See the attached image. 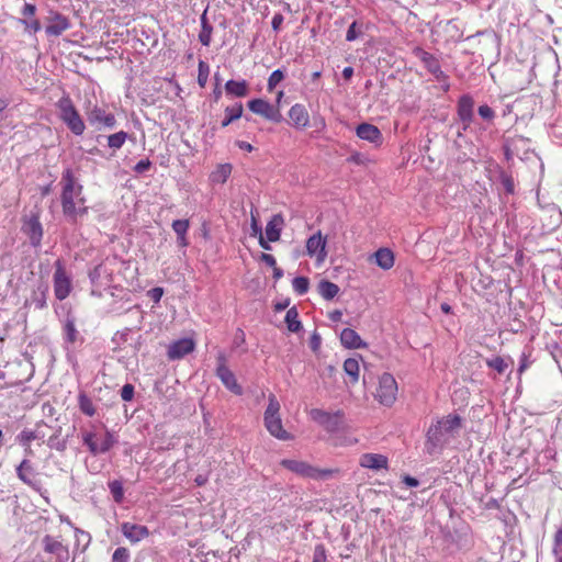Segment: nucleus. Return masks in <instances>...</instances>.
<instances>
[{
	"instance_id": "bf43d9fd",
	"label": "nucleus",
	"mask_w": 562,
	"mask_h": 562,
	"mask_svg": "<svg viewBox=\"0 0 562 562\" xmlns=\"http://www.w3.org/2000/svg\"><path fill=\"white\" fill-rule=\"evenodd\" d=\"M283 20H284L283 15L280 13H277L273 15L272 21H271V26H272L273 31H276V32L280 31Z\"/></svg>"
},
{
	"instance_id": "6ab92c4d",
	"label": "nucleus",
	"mask_w": 562,
	"mask_h": 562,
	"mask_svg": "<svg viewBox=\"0 0 562 562\" xmlns=\"http://www.w3.org/2000/svg\"><path fill=\"white\" fill-rule=\"evenodd\" d=\"M474 101L469 94H463L458 101V116L464 124V130L471 124L473 120Z\"/></svg>"
},
{
	"instance_id": "4be33fe9",
	"label": "nucleus",
	"mask_w": 562,
	"mask_h": 562,
	"mask_svg": "<svg viewBox=\"0 0 562 562\" xmlns=\"http://www.w3.org/2000/svg\"><path fill=\"white\" fill-rule=\"evenodd\" d=\"M340 341L342 346L349 349H359L367 347L358 333L351 328H344L340 333Z\"/></svg>"
},
{
	"instance_id": "338daca9",
	"label": "nucleus",
	"mask_w": 562,
	"mask_h": 562,
	"mask_svg": "<svg viewBox=\"0 0 562 562\" xmlns=\"http://www.w3.org/2000/svg\"><path fill=\"white\" fill-rule=\"evenodd\" d=\"M321 346V337L314 333L311 337V348L316 351Z\"/></svg>"
},
{
	"instance_id": "58836bf2",
	"label": "nucleus",
	"mask_w": 562,
	"mask_h": 562,
	"mask_svg": "<svg viewBox=\"0 0 562 562\" xmlns=\"http://www.w3.org/2000/svg\"><path fill=\"white\" fill-rule=\"evenodd\" d=\"M210 75V66L204 60H199L198 65V83L204 88Z\"/></svg>"
},
{
	"instance_id": "0e129e2a",
	"label": "nucleus",
	"mask_w": 562,
	"mask_h": 562,
	"mask_svg": "<svg viewBox=\"0 0 562 562\" xmlns=\"http://www.w3.org/2000/svg\"><path fill=\"white\" fill-rule=\"evenodd\" d=\"M100 270H101V266L99 265V266L94 267V268L89 272V278H90V280H91V282H92V283H95V282H97V280L100 278V276H101Z\"/></svg>"
},
{
	"instance_id": "09e8293b",
	"label": "nucleus",
	"mask_w": 562,
	"mask_h": 562,
	"mask_svg": "<svg viewBox=\"0 0 562 562\" xmlns=\"http://www.w3.org/2000/svg\"><path fill=\"white\" fill-rule=\"evenodd\" d=\"M212 32H213L212 26H203L201 29L200 34H199V41L201 42L202 45L209 46L211 44Z\"/></svg>"
},
{
	"instance_id": "c756f323",
	"label": "nucleus",
	"mask_w": 562,
	"mask_h": 562,
	"mask_svg": "<svg viewBox=\"0 0 562 562\" xmlns=\"http://www.w3.org/2000/svg\"><path fill=\"white\" fill-rule=\"evenodd\" d=\"M243 104L240 102L238 103H235L234 105L232 106H227L225 109V117L224 120L222 121L221 123V126L222 127H226L228 126L231 123H233L234 121L238 120L239 117H241L243 115Z\"/></svg>"
},
{
	"instance_id": "e2e57ef3",
	"label": "nucleus",
	"mask_w": 562,
	"mask_h": 562,
	"mask_svg": "<svg viewBox=\"0 0 562 562\" xmlns=\"http://www.w3.org/2000/svg\"><path fill=\"white\" fill-rule=\"evenodd\" d=\"M36 12V7L32 3H25L22 9V14L24 16H33Z\"/></svg>"
},
{
	"instance_id": "393cba45",
	"label": "nucleus",
	"mask_w": 562,
	"mask_h": 562,
	"mask_svg": "<svg viewBox=\"0 0 562 562\" xmlns=\"http://www.w3.org/2000/svg\"><path fill=\"white\" fill-rule=\"evenodd\" d=\"M374 262L383 270H389L394 266V254L389 248H380L373 254Z\"/></svg>"
},
{
	"instance_id": "c85d7f7f",
	"label": "nucleus",
	"mask_w": 562,
	"mask_h": 562,
	"mask_svg": "<svg viewBox=\"0 0 562 562\" xmlns=\"http://www.w3.org/2000/svg\"><path fill=\"white\" fill-rule=\"evenodd\" d=\"M231 164H222L211 173L210 179L213 183H225L232 173Z\"/></svg>"
},
{
	"instance_id": "ddd939ff",
	"label": "nucleus",
	"mask_w": 562,
	"mask_h": 562,
	"mask_svg": "<svg viewBox=\"0 0 562 562\" xmlns=\"http://www.w3.org/2000/svg\"><path fill=\"white\" fill-rule=\"evenodd\" d=\"M414 54L424 64V66L427 68V70L431 75L435 76V78L439 82H446L447 81V76L441 70L439 60L432 54H430V53H428V52H426V50H424L422 48H416L414 50Z\"/></svg>"
},
{
	"instance_id": "f8f14e48",
	"label": "nucleus",
	"mask_w": 562,
	"mask_h": 562,
	"mask_svg": "<svg viewBox=\"0 0 562 562\" xmlns=\"http://www.w3.org/2000/svg\"><path fill=\"white\" fill-rule=\"evenodd\" d=\"M248 108L255 114H258L272 122H280L282 119L279 109L263 99L250 100L248 102Z\"/></svg>"
},
{
	"instance_id": "a211bd4d",
	"label": "nucleus",
	"mask_w": 562,
	"mask_h": 562,
	"mask_svg": "<svg viewBox=\"0 0 562 562\" xmlns=\"http://www.w3.org/2000/svg\"><path fill=\"white\" fill-rule=\"evenodd\" d=\"M356 134L360 139L368 140L374 145H380L383 139L381 131L370 123L359 124L356 128Z\"/></svg>"
},
{
	"instance_id": "b1692460",
	"label": "nucleus",
	"mask_w": 562,
	"mask_h": 562,
	"mask_svg": "<svg viewBox=\"0 0 562 562\" xmlns=\"http://www.w3.org/2000/svg\"><path fill=\"white\" fill-rule=\"evenodd\" d=\"M44 437H45V434L40 429V426H37V428L34 430H29V429L22 430L18 435L16 440L21 446H23L26 449V451L29 453H31V448H30L31 441L44 439Z\"/></svg>"
},
{
	"instance_id": "de8ad7c7",
	"label": "nucleus",
	"mask_w": 562,
	"mask_h": 562,
	"mask_svg": "<svg viewBox=\"0 0 562 562\" xmlns=\"http://www.w3.org/2000/svg\"><path fill=\"white\" fill-rule=\"evenodd\" d=\"M171 226L173 232L178 236L187 235L190 224L188 220H175Z\"/></svg>"
},
{
	"instance_id": "052dcab7",
	"label": "nucleus",
	"mask_w": 562,
	"mask_h": 562,
	"mask_svg": "<svg viewBox=\"0 0 562 562\" xmlns=\"http://www.w3.org/2000/svg\"><path fill=\"white\" fill-rule=\"evenodd\" d=\"M502 184L504 186V189L506 190L507 193H514V181L510 177L504 176L502 178Z\"/></svg>"
},
{
	"instance_id": "4d7b16f0",
	"label": "nucleus",
	"mask_w": 562,
	"mask_h": 562,
	"mask_svg": "<svg viewBox=\"0 0 562 562\" xmlns=\"http://www.w3.org/2000/svg\"><path fill=\"white\" fill-rule=\"evenodd\" d=\"M250 227H251V235L252 236H259L260 234H262V228L259 225L258 220H257V217H256L254 212H251V225H250Z\"/></svg>"
},
{
	"instance_id": "39448f33",
	"label": "nucleus",
	"mask_w": 562,
	"mask_h": 562,
	"mask_svg": "<svg viewBox=\"0 0 562 562\" xmlns=\"http://www.w3.org/2000/svg\"><path fill=\"white\" fill-rule=\"evenodd\" d=\"M265 427L269 434L279 440H290L292 436L284 430L281 416L280 403L273 394L269 396V403L263 414Z\"/></svg>"
},
{
	"instance_id": "a19ab883",
	"label": "nucleus",
	"mask_w": 562,
	"mask_h": 562,
	"mask_svg": "<svg viewBox=\"0 0 562 562\" xmlns=\"http://www.w3.org/2000/svg\"><path fill=\"white\" fill-rule=\"evenodd\" d=\"M292 286L297 294L303 295L308 291L310 281L305 277H296L292 281Z\"/></svg>"
},
{
	"instance_id": "8fccbe9b",
	"label": "nucleus",
	"mask_w": 562,
	"mask_h": 562,
	"mask_svg": "<svg viewBox=\"0 0 562 562\" xmlns=\"http://www.w3.org/2000/svg\"><path fill=\"white\" fill-rule=\"evenodd\" d=\"M327 554L325 546L319 543L315 546L314 553H313V562H326Z\"/></svg>"
},
{
	"instance_id": "7ed1b4c3",
	"label": "nucleus",
	"mask_w": 562,
	"mask_h": 562,
	"mask_svg": "<svg viewBox=\"0 0 562 562\" xmlns=\"http://www.w3.org/2000/svg\"><path fill=\"white\" fill-rule=\"evenodd\" d=\"M280 464L302 477L317 481H327L339 472L337 469H318L301 460L283 459Z\"/></svg>"
},
{
	"instance_id": "20e7f679",
	"label": "nucleus",
	"mask_w": 562,
	"mask_h": 562,
	"mask_svg": "<svg viewBox=\"0 0 562 562\" xmlns=\"http://www.w3.org/2000/svg\"><path fill=\"white\" fill-rule=\"evenodd\" d=\"M58 109L59 119L67 125V127L77 136L83 134L86 125L72 100L68 94H64L56 103Z\"/></svg>"
},
{
	"instance_id": "c9c22d12",
	"label": "nucleus",
	"mask_w": 562,
	"mask_h": 562,
	"mask_svg": "<svg viewBox=\"0 0 562 562\" xmlns=\"http://www.w3.org/2000/svg\"><path fill=\"white\" fill-rule=\"evenodd\" d=\"M30 304L33 305L36 310H42L46 306V289L38 288L33 291Z\"/></svg>"
},
{
	"instance_id": "ea45409f",
	"label": "nucleus",
	"mask_w": 562,
	"mask_h": 562,
	"mask_svg": "<svg viewBox=\"0 0 562 562\" xmlns=\"http://www.w3.org/2000/svg\"><path fill=\"white\" fill-rule=\"evenodd\" d=\"M109 488L115 503H122L124 498V490L122 483L117 480L112 481L109 483Z\"/></svg>"
},
{
	"instance_id": "6e6d98bb",
	"label": "nucleus",
	"mask_w": 562,
	"mask_h": 562,
	"mask_svg": "<svg viewBox=\"0 0 562 562\" xmlns=\"http://www.w3.org/2000/svg\"><path fill=\"white\" fill-rule=\"evenodd\" d=\"M151 166V162L149 159H142L139 160L135 167H134V171L137 172V173H144L145 171H147Z\"/></svg>"
},
{
	"instance_id": "c03bdc74",
	"label": "nucleus",
	"mask_w": 562,
	"mask_h": 562,
	"mask_svg": "<svg viewBox=\"0 0 562 562\" xmlns=\"http://www.w3.org/2000/svg\"><path fill=\"white\" fill-rule=\"evenodd\" d=\"M79 406L82 413L88 416H93L95 413L92 402L85 394L79 395Z\"/></svg>"
},
{
	"instance_id": "5701e85b",
	"label": "nucleus",
	"mask_w": 562,
	"mask_h": 562,
	"mask_svg": "<svg viewBox=\"0 0 562 562\" xmlns=\"http://www.w3.org/2000/svg\"><path fill=\"white\" fill-rule=\"evenodd\" d=\"M283 224L284 221L281 214L273 215L272 218L267 223L266 237L269 241H277L280 239Z\"/></svg>"
},
{
	"instance_id": "37998d69",
	"label": "nucleus",
	"mask_w": 562,
	"mask_h": 562,
	"mask_svg": "<svg viewBox=\"0 0 562 562\" xmlns=\"http://www.w3.org/2000/svg\"><path fill=\"white\" fill-rule=\"evenodd\" d=\"M553 554L557 562H562V528L554 536Z\"/></svg>"
},
{
	"instance_id": "49530a36",
	"label": "nucleus",
	"mask_w": 562,
	"mask_h": 562,
	"mask_svg": "<svg viewBox=\"0 0 562 562\" xmlns=\"http://www.w3.org/2000/svg\"><path fill=\"white\" fill-rule=\"evenodd\" d=\"M284 79V72L281 69H276L271 72L268 79V90L272 91L276 86Z\"/></svg>"
},
{
	"instance_id": "7c9ffc66",
	"label": "nucleus",
	"mask_w": 562,
	"mask_h": 562,
	"mask_svg": "<svg viewBox=\"0 0 562 562\" xmlns=\"http://www.w3.org/2000/svg\"><path fill=\"white\" fill-rule=\"evenodd\" d=\"M318 292L325 300H331L338 294L339 286L334 282L322 280L318 283Z\"/></svg>"
},
{
	"instance_id": "864d4df0",
	"label": "nucleus",
	"mask_w": 562,
	"mask_h": 562,
	"mask_svg": "<svg viewBox=\"0 0 562 562\" xmlns=\"http://www.w3.org/2000/svg\"><path fill=\"white\" fill-rule=\"evenodd\" d=\"M360 33H361V32H360V30H358V24H357V22L355 21V22H352V23L350 24V26H349V27H348V30H347V33H346V40H347L348 42H352V41H355V40H357V38H358V36H359V34H360Z\"/></svg>"
},
{
	"instance_id": "680f3d73",
	"label": "nucleus",
	"mask_w": 562,
	"mask_h": 562,
	"mask_svg": "<svg viewBox=\"0 0 562 562\" xmlns=\"http://www.w3.org/2000/svg\"><path fill=\"white\" fill-rule=\"evenodd\" d=\"M260 259L262 262H265L266 265H268L271 268L277 266L276 258L270 254L262 252L260 256Z\"/></svg>"
},
{
	"instance_id": "79ce46f5",
	"label": "nucleus",
	"mask_w": 562,
	"mask_h": 562,
	"mask_svg": "<svg viewBox=\"0 0 562 562\" xmlns=\"http://www.w3.org/2000/svg\"><path fill=\"white\" fill-rule=\"evenodd\" d=\"M486 364L501 374L504 373L508 367L507 362L502 357H494L492 359H487Z\"/></svg>"
},
{
	"instance_id": "f03ea898",
	"label": "nucleus",
	"mask_w": 562,
	"mask_h": 562,
	"mask_svg": "<svg viewBox=\"0 0 562 562\" xmlns=\"http://www.w3.org/2000/svg\"><path fill=\"white\" fill-rule=\"evenodd\" d=\"M461 427L458 415H448L432 424L426 434L425 450L432 454L440 450L450 439L454 438Z\"/></svg>"
},
{
	"instance_id": "6e6552de",
	"label": "nucleus",
	"mask_w": 562,
	"mask_h": 562,
	"mask_svg": "<svg viewBox=\"0 0 562 562\" xmlns=\"http://www.w3.org/2000/svg\"><path fill=\"white\" fill-rule=\"evenodd\" d=\"M86 115L89 124L98 130H112L116 125L115 115L98 105L87 108Z\"/></svg>"
},
{
	"instance_id": "13d9d810",
	"label": "nucleus",
	"mask_w": 562,
	"mask_h": 562,
	"mask_svg": "<svg viewBox=\"0 0 562 562\" xmlns=\"http://www.w3.org/2000/svg\"><path fill=\"white\" fill-rule=\"evenodd\" d=\"M21 22L25 25L27 30H32L34 33L38 32L41 30V23L38 20H21Z\"/></svg>"
},
{
	"instance_id": "2eb2a0df",
	"label": "nucleus",
	"mask_w": 562,
	"mask_h": 562,
	"mask_svg": "<svg viewBox=\"0 0 562 562\" xmlns=\"http://www.w3.org/2000/svg\"><path fill=\"white\" fill-rule=\"evenodd\" d=\"M121 531L132 543H137L149 536V530L146 526L128 521L121 525Z\"/></svg>"
},
{
	"instance_id": "3c124183",
	"label": "nucleus",
	"mask_w": 562,
	"mask_h": 562,
	"mask_svg": "<svg viewBox=\"0 0 562 562\" xmlns=\"http://www.w3.org/2000/svg\"><path fill=\"white\" fill-rule=\"evenodd\" d=\"M477 112L479 115L486 121H492L495 117V112L487 104L480 105Z\"/></svg>"
},
{
	"instance_id": "f3484780",
	"label": "nucleus",
	"mask_w": 562,
	"mask_h": 562,
	"mask_svg": "<svg viewBox=\"0 0 562 562\" xmlns=\"http://www.w3.org/2000/svg\"><path fill=\"white\" fill-rule=\"evenodd\" d=\"M359 464L362 468L373 471L386 470L389 467V459L380 453H363L360 457Z\"/></svg>"
},
{
	"instance_id": "473e14b6",
	"label": "nucleus",
	"mask_w": 562,
	"mask_h": 562,
	"mask_svg": "<svg viewBox=\"0 0 562 562\" xmlns=\"http://www.w3.org/2000/svg\"><path fill=\"white\" fill-rule=\"evenodd\" d=\"M285 323L288 329L292 333H297L302 328V324L299 319V312L295 306L288 310L285 315Z\"/></svg>"
},
{
	"instance_id": "a878e982",
	"label": "nucleus",
	"mask_w": 562,
	"mask_h": 562,
	"mask_svg": "<svg viewBox=\"0 0 562 562\" xmlns=\"http://www.w3.org/2000/svg\"><path fill=\"white\" fill-rule=\"evenodd\" d=\"M64 340L67 344H75L79 338V331L76 328L75 317L68 313L63 325Z\"/></svg>"
},
{
	"instance_id": "a18cd8bd",
	"label": "nucleus",
	"mask_w": 562,
	"mask_h": 562,
	"mask_svg": "<svg viewBox=\"0 0 562 562\" xmlns=\"http://www.w3.org/2000/svg\"><path fill=\"white\" fill-rule=\"evenodd\" d=\"M130 558V551L124 547H120L113 552L111 562H128Z\"/></svg>"
},
{
	"instance_id": "e433bc0d",
	"label": "nucleus",
	"mask_w": 562,
	"mask_h": 562,
	"mask_svg": "<svg viewBox=\"0 0 562 562\" xmlns=\"http://www.w3.org/2000/svg\"><path fill=\"white\" fill-rule=\"evenodd\" d=\"M127 138V133L120 131L108 136V146L114 150L120 149Z\"/></svg>"
},
{
	"instance_id": "cd10ccee",
	"label": "nucleus",
	"mask_w": 562,
	"mask_h": 562,
	"mask_svg": "<svg viewBox=\"0 0 562 562\" xmlns=\"http://www.w3.org/2000/svg\"><path fill=\"white\" fill-rule=\"evenodd\" d=\"M26 233L33 246H38L43 236L42 225L37 218H31L25 226Z\"/></svg>"
},
{
	"instance_id": "2f4dec72",
	"label": "nucleus",
	"mask_w": 562,
	"mask_h": 562,
	"mask_svg": "<svg viewBox=\"0 0 562 562\" xmlns=\"http://www.w3.org/2000/svg\"><path fill=\"white\" fill-rule=\"evenodd\" d=\"M359 361L356 358H348L344 362V371L350 376L351 383H357L359 380Z\"/></svg>"
},
{
	"instance_id": "bb28decb",
	"label": "nucleus",
	"mask_w": 562,
	"mask_h": 562,
	"mask_svg": "<svg viewBox=\"0 0 562 562\" xmlns=\"http://www.w3.org/2000/svg\"><path fill=\"white\" fill-rule=\"evenodd\" d=\"M225 91L232 97L243 98L248 94V83L246 80H228L225 83Z\"/></svg>"
},
{
	"instance_id": "dca6fc26",
	"label": "nucleus",
	"mask_w": 562,
	"mask_h": 562,
	"mask_svg": "<svg viewBox=\"0 0 562 562\" xmlns=\"http://www.w3.org/2000/svg\"><path fill=\"white\" fill-rule=\"evenodd\" d=\"M194 349V341L190 338H182L173 341L167 351V356L170 360L181 359Z\"/></svg>"
},
{
	"instance_id": "603ef678",
	"label": "nucleus",
	"mask_w": 562,
	"mask_h": 562,
	"mask_svg": "<svg viewBox=\"0 0 562 562\" xmlns=\"http://www.w3.org/2000/svg\"><path fill=\"white\" fill-rule=\"evenodd\" d=\"M121 397L124 402H130L134 397V386L130 383L124 384L121 389Z\"/></svg>"
},
{
	"instance_id": "69168bd1",
	"label": "nucleus",
	"mask_w": 562,
	"mask_h": 562,
	"mask_svg": "<svg viewBox=\"0 0 562 562\" xmlns=\"http://www.w3.org/2000/svg\"><path fill=\"white\" fill-rule=\"evenodd\" d=\"M403 482H404L407 486H409V487H416V486H418V485H419L418 480H417V479H415V477H413V476H411V475H405V476L403 477Z\"/></svg>"
},
{
	"instance_id": "0eeeda50",
	"label": "nucleus",
	"mask_w": 562,
	"mask_h": 562,
	"mask_svg": "<svg viewBox=\"0 0 562 562\" xmlns=\"http://www.w3.org/2000/svg\"><path fill=\"white\" fill-rule=\"evenodd\" d=\"M397 383L391 373H383L379 379L375 398L384 406H391L396 401Z\"/></svg>"
},
{
	"instance_id": "5fc2aeb1",
	"label": "nucleus",
	"mask_w": 562,
	"mask_h": 562,
	"mask_svg": "<svg viewBox=\"0 0 562 562\" xmlns=\"http://www.w3.org/2000/svg\"><path fill=\"white\" fill-rule=\"evenodd\" d=\"M147 294L153 302L159 303L164 295V289L156 286V288H153L151 290H149Z\"/></svg>"
},
{
	"instance_id": "f704fd0d",
	"label": "nucleus",
	"mask_w": 562,
	"mask_h": 562,
	"mask_svg": "<svg viewBox=\"0 0 562 562\" xmlns=\"http://www.w3.org/2000/svg\"><path fill=\"white\" fill-rule=\"evenodd\" d=\"M44 549H45L46 552L56 554L58 557H60L61 553L66 552V550H65L64 546L61 544V542H59L57 540H54L49 536H46L44 538Z\"/></svg>"
},
{
	"instance_id": "1a4fd4ad",
	"label": "nucleus",
	"mask_w": 562,
	"mask_h": 562,
	"mask_svg": "<svg viewBox=\"0 0 562 562\" xmlns=\"http://www.w3.org/2000/svg\"><path fill=\"white\" fill-rule=\"evenodd\" d=\"M54 293L57 300H65L71 292V279L67 274L60 260L55 262V272L53 277Z\"/></svg>"
},
{
	"instance_id": "9b49d317",
	"label": "nucleus",
	"mask_w": 562,
	"mask_h": 562,
	"mask_svg": "<svg viewBox=\"0 0 562 562\" xmlns=\"http://www.w3.org/2000/svg\"><path fill=\"white\" fill-rule=\"evenodd\" d=\"M310 415L313 420L321 424L330 431L338 429L344 418V412L340 409L336 411L335 413H329L319 408H313Z\"/></svg>"
},
{
	"instance_id": "4468645a",
	"label": "nucleus",
	"mask_w": 562,
	"mask_h": 562,
	"mask_svg": "<svg viewBox=\"0 0 562 562\" xmlns=\"http://www.w3.org/2000/svg\"><path fill=\"white\" fill-rule=\"evenodd\" d=\"M306 252L310 257H316L317 262L322 263L327 257L326 238L321 232L312 235L306 241Z\"/></svg>"
},
{
	"instance_id": "774afa93",
	"label": "nucleus",
	"mask_w": 562,
	"mask_h": 562,
	"mask_svg": "<svg viewBox=\"0 0 562 562\" xmlns=\"http://www.w3.org/2000/svg\"><path fill=\"white\" fill-rule=\"evenodd\" d=\"M258 241H259V245L261 248H263L265 250H270L271 249V246H270V241L267 239V237L263 236V234H260L258 236Z\"/></svg>"
},
{
	"instance_id": "f257e3e1",
	"label": "nucleus",
	"mask_w": 562,
	"mask_h": 562,
	"mask_svg": "<svg viewBox=\"0 0 562 562\" xmlns=\"http://www.w3.org/2000/svg\"><path fill=\"white\" fill-rule=\"evenodd\" d=\"M60 186L63 214L69 223L77 224L89 211L86 205L87 199L83 194V187L70 169L63 172Z\"/></svg>"
},
{
	"instance_id": "423d86ee",
	"label": "nucleus",
	"mask_w": 562,
	"mask_h": 562,
	"mask_svg": "<svg viewBox=\"0 0 562 562\" xmlns=\"http://www.w3.org/2000/svg\"><path fill=\"white\" fill-rule=\"evenodd\" d=\"M82 440L94 456L108 452L116 442L114 435L109 430L102 436H99L97 432L87 431L82 435Z\"/></svg>"
},
{
	"instance_id": "72a5a7b5",
	"label": "nucleus",
	"mask_w": 562,
	"mask_h": 562,
	"mask_svg": "<svg viewBox=\"0 0 562 562\" xmlns=\"http://www.w3.org/2000/svg\"><path fill=\"white\" fill-rule=\"evenodd\" d=\"M33 468L27 459H24L16 468L18 477L26 484H31Z\"/></svg>"
},
{
	"instance_id": "aec40b11",
	"label": "nucleus",
	"mask_w": 562,
	"mask_h": 562,
	"mask_svg": "<svg viewBox=\"0 0 562 562\" xmlns=\"http://www.w3.org/2000/svg\"><path fill=\"white\" fill-rule=\"evenodd\" d=\"M292 125L296 128H305L310 123V115L303 104H294L289 111Z\"/></svg>"
},
{
	"instance_id": "412c9836",
	"label": "nucleus",
	"mask_w": 562,
	"mask_h": 562,
	"mask_svg": "<svg viewBox=\"0 0 562 562\" xmlns=\"http://www.w3.org/2000/svg\"><path fill=\"white\" fill-rule=\"evenodd\" d=\"M70 27L68 19L60 13H55L50 18L49 24L46 26V33L50 36H59L63 32Z\"/></svg>"
},
{
	"instance_id": "4c0bfd02",
	"label": "nucleus",
	"mask_w": 562,
	"mask_h": 562,
	"mask_svg": "<svg viewBox=\"0 0 562 562\" xmlns=\"http://www.w3.org/2000/svg\"><path fill=\"white\" fill-rule=\"evenodd\" d=\"M60 427H58L57 431L52 435L47 440V446L50 449H55L57 451H64L67 447V440L59 437Z\"/></svg>"
},
{
	"instance_id": "9d476101",
	"label": "nucleus",
	"mask_w": 562,
	"mask_h": 562,
	"mask_svg": "<svg viewBox=\"0 0 562 562\" xmlns=\"http://www.w3.org/2000/svg\"><path fill=\"white\" fill-rule=\"evenodd\" d=\"M216 376L231 392L236 395H241L243 387L237 383L235 374L226 366V358L222 352L217 356Z\"/></svg>"
}]
</instances>
